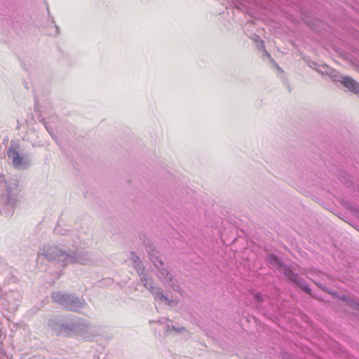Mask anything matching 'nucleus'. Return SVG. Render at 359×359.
Returning <instances> with one entry per match:
<instances>
[{"label":"nucleus","mask_w":359,"mask_h":359,"mask_svg":"<svg viewBox=\"0 0 359 359\" xmlns=\"http://www.w3.org/2000/svg\"><path fill=\"white\" fill-rule=\"evenodd\" d=\"M67 245L60 246L54 244H46L40 249L39 255L63 267L72 264L82 265H93L95 264L96 259L91 253L76 252L70 248L67 249Z\"/></svg>","instance_id":"f257e3e1"},{"label":"nucleus","mask_w":359,"mask_h":359,"mask_svg":"<svg viewBox=\"0 0 359 359\" xmlns=\"http://www.w3.org/2000/svg\"><path fill=\"white\" fill-rule=\"evenodd\" d=\"M266 260L272 268L279 271H283L287 280L292 284L293 286L301 288L313 297L318 298L315 294H312L311 290L306 284L305 280L295 272L292 266L285 265L280 258L273 253L267 254Z\"/></svg>","instance_id":"f03ea898"},{"label":"nucleus","mask_w":359,"mask_h":359,"mask_svg":"<svg viewBox=\"0 0 359 359\" xmlns=\"http://www.w3.org/2000/svg\"><path fill=\"white\" fill-rule=\"evenodd\" d=\"M149 259L157 269V277L163 285L171 287L174 291L180 292V285L177 280L173 276L172 271L168 267L164 266V263L158 256V252L154 250L149 252Z\"/></svg>","instance_id":"7ed1b4c3"},{"label":"nucleus","mask_w":359,"mask_h":359,"mask_svg":"<svg viewBox=\"0 0 359 359\" xmlns=\"http://www.w3.org/2000/svg\"><path fill=\"white\" fill-rule=\"evenodd\" d=\"M52 301L63 309L79 313L86 306L84 299L75 294L62 291L53 292L50 295Z\"/></svg>","instance_id":"20e7f679"},{"label":"nucleus","mask_w":359,"mask_h":359,"mask_svg":"<svg viewBox=\"0 0 359 359\" xmlns=\"http://www.w3.org/2000/svg\"><path fill=\"white\" fill-rule=\"evenodd\" d=\"M20 146L17 141L12 140L6 154L11 160L13 166L18 170H26L30 167L32 161L27 153H20Z\"/></svg>","instance_id":"39448f33"},{"label":"nucleus","mask_w":359,"mask_h":359,"mask_svg":"<svg viewBox=\"0 0 359 359\" xmlns=\"http://www.w3.org/2000/svg\"><path fill=\"white\" fill-rule=\"evenodd\" d=\"M22 298V293L18 290L1 293L2 304L4 309L10 313H14L18 310Z\"/></svg>","instance_id":"423d86ee"},{"label":"nucleus","mask_w":359,"mask_h":359,"mask_svg":"<svg viewBox=\"0 0 359 359\" xmlns=\"http://www.w3.org/2000/svg\"><path fill=\"white\" fill-rule=\"evenodd\" d=\"M6 191L3 195L4 204L6 206L13 209L18 202L20 189L18 181L15 179H11L8 182H6Z\"/></svg>","instance_id":"0eeeda50"},{"label":"nucleus","mask_w":359,"mask_h":359,"mask_svg":"<svg viewBox=\"0 0 359 359\" xmlns=\"http://www.w3.org/2000/svg\"><path fill=\"white\" fill-rule=\"evenodd\" d=\"M88 330V325L81 319L76 318L64 324L62 336L83 334Z\"/></svg>","instance_id":"6e6552de"},{"label":"nucleus","mask_w":359,"mask_h":359,"mask_svg":"<svg viewBox=\"0 0 359 359\" xmlns=\"http://www.w3.org/2000/svg\"><path fill=\"white\" fill-rule=\"evenodd\" d=\"M338 81H339L341 85L344 88H347L350 92L354 94L359 93V83L351 77L341 76V80L338 79Z\"/></svg>","instance_id":"1a4fd4ad"},{"label":"nucleus","mask_w":359,"mask_h":359,"mask_svg":"<svg viewBox=\"0 0 359 359\" xmlns=\"http://www.w3.org/2000/svg\"><path fill=\"white\" fill-rule=\"evenodd\" d=\"M65 323H62L58 317H52L48 321V327L56 334L62 335Z\"/></svg>","instance_id":"9d476101"},{"label":"nucleus","mask_w":359,"mask_h":359,"mask_svg":"<svg viewBox=\"0 0 359 359\" xmlns=\"http://www.w3.org/2000/svg\"><path fill=\"white\" fill-rule=\"evenodd\" d=\"M317 71L321 74L322 75L327 76V79L332 81L333 83L336 81L337 72L335 69H332L330 67L327 65H320Z\"/></svg>","instance_id":"9b49d317"},{"label":"nucleus","mask_w":359,"mask_h":359,"mask_svg":"<svg viewBox=\"0 0 359 359\" xmlns=\"http://www.w3.org/2000/svg\"><path fill=\"white\" fill-rule=\"evenodd\" d=\"M150 292L156 299L161 302H167L168 305H170L171 300L169 299L165 295L163 294V291L159 286L154 285L152 289L149 290Z\"/></svg>","instance_id":"f8f14e48"},{"label":"nucleus","mask_w":359,"mask_h":359,"mask_svg":"<svg viewBox=\"0 0 359 359\" xmlns=\"http://www.w3.org/2000/svg\"><path fill=\"white\" fill-rule=\"evenodd\" d=\"M251 39L255 42H259V50H262L264 52V56L268 57L271 59V60L274 63L275 66L277 67V69L283 72L282 69L276 64L272 58H271L270 54L265 50V46L264 44V41L261 39L260 36L257 34H253Z\"/></svg>","instance_id":"ddd939ff"},{"label":"nucleus","mask_w":359,"mask_h":359,"mask_svg":"<svg viewBox=\"0 0 359 359\" xmlns=\"http://www.w3.org/2000/svg\"><path fill=\"white\" fill-rule=\"evenodd\" d=\"M158 323L163 325L165 331L166 332L169 331H175L176 332H180L182 330H184L183 327H176L175 325H172V321H170L169 319L167 318H161L158 320Z\"/></svg>","instance_id":"4468645a"},{"label":"nucleus","mask_w":359,"mask_h":359,"mask_svg":"<svg viewBox=\"0 0 359 359\" xmlns=\"http://www.w3.org/2000/svg\"><path fill=\"white\" fill-rule=\"evenodd\" d=\"M140 278L147 290H149L154 286V279L148 273H142Z\"/></svg>","instance_id":"2eb2a0df"},{"label":"nucleus","mask_w":359,"mask_h":359,"mask_svg":"<svg viewBox=\"0 0 359 359\" xmlns=\"http://www.w3.org/2000/svg\"><path fill=\"white\" fill-rule=\"evenodd\" d=\"M338 180L344 184L348 188H351L353 185L352 182L350 180L346 173L338 171Z\"/></svg>","instance_id":"dca6fc26"},{"label":"nucleus","mask_w":359,"mask_h":359,"mask_svg":"<svg viewBox=\"0 0 359 359\" xmlns=\"http://www.w3.org/2000/svg\"><path fill=\"white\" fill-rule=\"evenodd\" d=\"M133 266H134L137 273H138L139 276H140V275L142 273H146L144 271V269L145 268L143 266L142 262H141V260H138V262L137 263L133 264Z\"/></svg>","instance_id":"f3484780"},{"label":"nucleus","mask_w":359,"mask_h":359,"mask_svg":"<svg viewBox=\"0 0 359 359\" xmlns=\"http://www.w3.org/2000/svg\"><path fill=\"white\" fill-rule=\"evenodd\" d=\"M70 231L69 229H67V228H63L61 225L58 224L55 226L54 229V232L56 234H60V235H68V233Z\"/></svg>","instance_id":"a211bd4d"},{"label":"nucleus","mask_w":359,"mask_h":359,"mask_svg":"<svg viewBox=\"0 0 359 359\" xmlns=\"http://www.w3.org/2000/svg\"><path fill=\"white\" fill-rule=\"evenodd\" d=\"M254 299L259 303H262L263 302V297L262 295L259 293L256 292L253 294Z\"/></svg>","instance_id":"6ab92c4d"},{"label":"nucleus","mask_w":359,"mask_h":359,"mask_svg":"<svg viewBox=\"0 0 359 359\" xmlns=\"http://www.w3.org/2000/svg\"><path fill=\"white\" fill-rule=\"evenodd\" d=\"M130 259L133 262V264L137 263L138 260H140L139 257L135 252H131Z\"/></svg>","instance_id":"aec40b11"},{"label":"nucleus","mask_w":359,"mask_h":359,"mask_svg":"<svg viewBox=\"0 0 359 359\" xmlns=\"http://www.w3.org/2000/svg\"><path fill=\"white\" fill-rule=\"evenodd\" d=\"M45 126L46 129L47 130V131L49 133L50 135H52V129L50 128V127H49L47 124V123L45 121L44 118H42L41 121H40Z\"/></svg>","instance_id":"412c9836"},{"label":"nucleus","mask_w":359,"mask_h":359,"mask_svg":"<svg viewBox=\"0 0 359 359\" xmlns=\"http://www.w3.org/2000/svg\"><path fill=\"white\" fill-rule=\"evenodd\" d=\"M353 309L359 311V301H353L350 304Z\"/></svg>","instance_id":"4be33fe9"},{"label":"nucleus","mask_w":359,"mask_h":359,"mask_svg":"<svg viewBox=\"0 0 359 359\" xmlns=\"http://www.w3.org/2000/svg\"><path fill=\"white\" fill-rule=\"evenodd\" d=\"M54 29H55V35H57L59 34V27L54 25Z\"/></svg>","instance_id":"5701e85b"},{"label":"nucleus","mask_w":359,"mask_h":359,"mask_svg":"<svg viewBox=\"0 0 359 359\" xmlns=\"http://www.w3.org/2000/svg\"><path fill=\"white\" fill-rule=\"evenodd\" d=\"M337 298H338V299H343V300H344V299H346V296L342 295V297H340V296L338 294Z\"/></svg>","instance_id":"b1692460"},{"label":"nucleus","mask_w":359,"mask_h":359,"mask_svg":"<svg viewBox=\"0 0 359 359\" xmlns=\"http://www.w3.org/2000/svg\"><path fill=\"white\" fill-rule=\"evenodd\" d=\"M337 350H338V355H339V351H340V348H339V346H338Z\"/></svg>","instance_id":"393cba45"},{"label":"nucleus","mask_w":359,"mask_h":359,"mask_svg":"<svg viewBox=\"0 0 359 359\" xmlns=\"http://www.w3.org/2000/svg\"><path fill=\"white\" fill-rule=\"evenodd\" d=\"M154 322H155V321H154ZM153 323V321H151V320H150V321H149V323Z\"/></svg>","instance_id":"a878e982"}]
</instances>
